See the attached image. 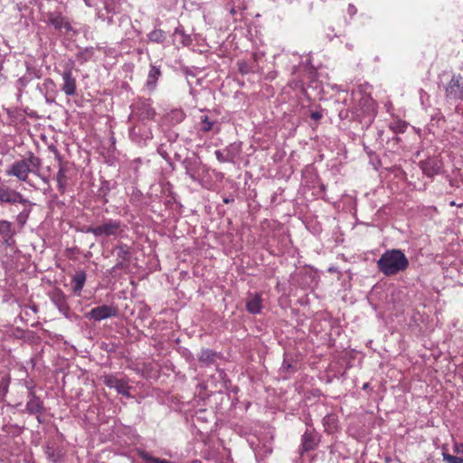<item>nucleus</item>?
<instances>
[{"instance_id":"1","label":"nucleus","mask_w":463,"mask_h":463,"mask_svg":"<svg viewBox=\"0 0 463 463\" xmlns=\"http://www.w3.org/2000/svg\"><path fill=\"white\" fill-rule=\"evenodd\" d=\"M409 266V260L401 250H388L384 251L377 260L379 270L385 276H393Z\"/></svg>"},{"instance_id":"2","label":"nucleus","mask_w":463,"mask_h":463,"mask_svg":"<svg viewBox=\"0 0 463 463\" xmlns=\"http://www.w3.org/2000/svg\"><path fill=\"white\" fill-rule=\"evenodd\" d=\"M42 166V160L33 152H28L27 156L14 161L5 171L6 175L14 176L18 180L25 182L30 173L38 174Z\"/></svg>"},{"instance_id":"3","label":"nucleus","mask_w":463,"mask_h":463,"mask_svg":"<svg viewBox=\"0 0 463 463\" xmlns=\"http://www.w3.org/2000/svg\"><path fill=\"white\" fill-rule=\"evenodd\" d=\"M185 174L193 182L203 185L204 178L208 175V167L198 157L185 158L183 162Z\"/></svg>"},{"instance_id":"4","label":"nucleus","mask_w":463,"mask_h":463,"mask_svg":"<svg viewBox=\"0 0 463 463\" xmlns=\"http://www.w3.org/2000/svg\"><path fill=\"white\" fill-rule=\"evenodd\" d=\"M124 232L121 221L115 219H107L100 225L97 226V238L99 237H122Z\"/></svg>"},{"instance_id":"5","label":"nucleus","mask_w":463,"mask_h":463,"mask_svg":"<svg viewBox=\"0 0 463 463\" xmlns=\"http://www.w3.org/2000/svg\"><path fill=\"white\" fill-rule=\"evenodd\" d=\"M131 108L133 114L140 120H152L156 114L150 99H138Z\"/></svg>"},{"instance_id":"6","label":"nucleus","mask_w":463,"mask_h":463,"mask_svg":"<svg viewBox=\"0 0 463 463\" xmlns=\"http://www.w3.org/2000/svg\"><path fill=\"white\" fill-rule=\"evenodd\" d=\"M462 76L460 74H454L451 80L445 87L446 98L452 100L463 99V82L461 83Z\"/></svg>"},{"instance_id":"7","label":"nucleus","mask_w":463,"mask_h":463,"mask_svg":"<svg viewBox=\"0 0 463 463\" xmlns=\"http://www.w3.org/2000/svg\"><path fill=\"white\" fill-rule=\"evenodd\" d=\"M118 309L117 307L112 305H102L92 308L86 317L89 319L95 321H101L109 317H117Z\"/></svg>"},{"instance_id":"8","label":"nucleus","mask_w":463,"mask_h":463,"mask_svg":"<svg viewBox=\"0 0 463 463\" xmlns=\"http://www.w3.org/2000/svg\"><path fill=\"white\" fill-rule=\"evenodd\" d=\"M318 434L311 427H307L301 438L300 454L314 450L318 445Z\"/></svg>"},{"instance_id":"9","label":"nucleus","mask_w":463,"mask_h":463,"mask_svg":"<svg viewBox=\"0 0 463 463\" xmlns=\"http://www.w3.org/2000/svg\"><path fill=\"white\" fill-rule=\"evenodd\" d=\"M262 295L260 292H249L246 298L245 308L251 315L260 314L263 307Z\"/></svg>"},{"instance_id":"10","label":"nucleus","mask_w":463,"mask_h":463,"mask_svg":"<svg viewBox=\"0 0 463 463\" xmlns=\"http://www.w3.org/2000/svg\"><path fill=\"white\" fill-rule=\"evenodd\" d=\"M214 154L220 163H234L240 154V147L236 144H231L223 150H216Z\"/></svg>"},{"instance_id":"11","label":"nucleus","mask_w":463,"mask_h":463,"mask_svg":"<svg viewBox=\"0 0 463 463\" xmlns=\"http://www.w3.org/2000/svg\"><path fill=\"white\" fill-rule=\"evenodd\" d=\"M0 202L1 203H19L22 204L29 203V201L24 198L21 193L11 190L9 188H4L0 186Z\"/></svg>"},{"instance_id":"12","label":"nucleus","mask_w":463,"mask_h":463,"mask_svg":"<svg viewBox=\"0 0 463 463\" xmlns=\"http://www.w3.org/2000/svg\"><path fill=\"white\" fill-rule=\"evenodd\" d=\"M104 383L109 387L114 388L117 392L124 396L129 397V386L124 379H118L112 375H107L104 377Z\"/></svg>"},{"instance_id":"13","label":"nucleus","mask_w":463,"mask_h":463,"mask_svg":"<svg viewBox=\"0 0 463 463\" xmlns=\"http://www.w3.org/2000/svg\"><path fill=\"white\" fill-rule=\"evenodd\" d=\"M61 78L63 80V84L61 86L62 91L67 96H74L76 94L77 84L76 80L72 76V71L71 69H67L63 71L61 73Z\"/></svg>"},{"instance_id":"14","label":"nucleus","mask_w":463,"mask_h":463,"mask_svg":"<svg viewBox=\"0 0 463 463\" xmlns=\"http://www.w3.org/2000/svg\"><path fill=\"white\" fill-rule=\"evenodd\" d=\"M48 22L52 24L56 30H64L65 32H69L72 30V27L70 22L64 17L61 13H49L48 14Z\"/></svg>"},{"instance_id":"15","label":"nucleus","mask_w":463,"mask_h":463,"mask_svg":"<svg viewBox=\"0 0 463 463\" xmlns=\"http://www.w3.org/2000/svg\"><path fill=\"white\" fill-rule=\"evenodd\" d=\"M26 403V411L30 414L41 413L43 411V403L39 397H37L33 390L30 391Z\"/></svg>"},{"instance_id":"16","label":"nucleus","mask_w":463,"mask_h":463,"mask_svg":"<svg viewBox=\"0 0 463 463\" xmlns=\"http://www.w3.org/2000/svg\"><path fill=\"white\" fill-rule=\"evenodd\" d=\"M67 172H68V164L67 163L59 165V169H58V172L56 175V181H57L58 190L61 194H64L67 189V185H68Z\"/></svg>"},{"instance_id":"17","label":"nucleus","mask_w":463,"mask_h":463,"mask_svg":"<svg viewBox=\"0 0 463 463\" xmlns=\"http://www.w3.org/2000/svg\"><path fill=\"white\" fill-rule=\"evenodd\" d=\"M87 279V275L84 270H78L72 276L71 283H72V291L75 295L80 296L82 288L85 285Z\"/></svg>"},{"instance_id":"18","label":"nucleus","mask_w":463,"mask_h":463,"mask_svg":"<svg viewBox=\"0 0 463 463\" xmlns=\"http://www.w3.org/2000/svg\"><path fill=\"white\" fill-rule=\"evenodd\" d=\"M52 301L58 307L60 312L66 315L69 311V306L67 303L66 297L64 293L61 290H56L53 292L52 296Z\"/></svg>"},{"instance_id":"19","label":"nucleus","mask_w":463,"mask_h":463,"mask_svg":"<svg viewBox=\"0 0 463 463\" xmlns=\"http://www.w3.org/2000/svg\"><path fill=\"white\" fill-rule=\"evenodd\" d=\"M56 85L51 78L44 79L43 82L38 85V90L45 96L47 102H49L48 96L54 93Z\"/></svg>"},{"instance_id":"20","label":"nucleus","mask_w":463,"mask_h":463,"mask_svg":"<svg viewBox=\"0 0 463 463\" xmlns=\"http://www.w3.org/2000/svg\"><path fill=\"white\" fill-rule=\"evenodd\" d=\"M160 75H161V71H160L159 67L151 65L150 71L147 75V80H146V87L149 90H154L156 88L157 80L160 77Z\"/></svg>"},{"instance_id":"21","label":"nucleus","mask_w":463,"mask_h":463,"mask_svg":"<svg viewBox=\"0 0 463 463\" xmlns=\"http://www.w3.org/2000/svg\"><path fill=\"white\" fill-rule=\"evenodd\" d=\"M117 255L123 261L129 262L131 259V251L128 245L119 243L116 246Z\"/></svg>"},{"instance_id":"22","label":"nucleus","mask_w":463,"mask_h":463,"mask_svg":"<svg viewBox=\"0 0 463 463\" xmlns=\"http://www.w3.org/2000/svg\"><path fill=\"white\" fill-rule=\"evenodd\" d=\"M137 454L139 458L144 461V463H173L165 458L153 457L146 450H139Z\"/></svg>"},{"instance_id":"23","label":"nucleus","mask_w":463,"mask_h":463,"mask_svg":"<svg viewBox=\"0 0 463 463\" xmlns=\"http://www.w3.org/2000/svg\"><path fill=\"white\" fill-rule=\"evenodd\" d=\"M215 359V353L210 349H203L201 351L198 360L204 364H213Z\"/></svg>"},{"instance_id":"24","label":"nucleus","mask_w":463,"mask_h":463,"mask_svg":"<svg viewBox=\"0 0 463 463\" xmlns=\"http://www.w3.org/2000/svg\"><path fill=\"white\" fill-rule=\"evenodd\" d=\"M0 235L2 237L14 235V230L12 222L5 220H0Z\"/></svg>"},{"instance_id":"25","label":"nucleus","mask_w":463,"mask_h":463,"mask_svg":"<svg viewBox=\"0 0 463 463\" xmlns=\"http://www.w3.org/2000/svg\"><path fill=\"white\" fill-rule=\"evenodd\" d=\"M150 42L161 43L165 40V33L161 29H154L147 35Z\"/></svg>"},{"instance_id":"26","label":"nucleus","mask_w":463,"mask_h":463,"mask_svg":"<svg viewBox=\"0 0 463 463\" xmlns=\"http://www.w3.org/2000/svg\"><path fill=\"white\" fill-rule=\"evenodd\" d=\"M201 130L203 132H210L213 129L216 125L214 121L210 120L208 116H203L201 118Z\"/></svg>"},{"instance_id":"27","label":"nucleus","mask_w":463,"mask_h":463,"mask_svg":"<svg viewBox=\"0 0 463 463\" xmlns=\"http://www.w3.org/2000/svg\"><path fill=\"white\" fill-rule=\"evenodd\" d=\"M9 384H10V377L8 375L4 376L0 380V402L4 399V397L7 393Z\"/></svg>"},{"instance_id":"28","label":"nucleus","mask_w":463,"mask_h":463,"mask_svg":"<svg viewBox=\"0 0 463 463\" xmlns=\"http://www.w3.org/2000/svg\"><path fill=\"white\" fill-rule=\"evenodd\" d=\"M408 124L404 121L398 120L390 124V128L394 133H404L407 129Z\"/></svg>"},{"instance_id":"29","label":"nucleus","mask_w":463,"mask_h":463,"mask_svg":"<svg viewBox=\"0 0 463 463\" xmlns=\"http://www.w3.org/2000/svg\"><path fill=\"white\" fill-rule=\"evenodd\" d=\"M169 117L173 123H180L184 119L185 114L181 109H174L170 112Z\"/></svg>"},{"instance_id":"30","label":"nucleus","mask_w":463,"mask_h":463,"mask_svg":"<svg viewBox=\"0 0 463 463\" xmlns=\"http://www.w3.org/2000/svg\"><path fill=\"white\" fill-rule=\"evenodd\" d=\"M32 80L33 76L30 75H24L23 77L19 78L16 81V87L18 90L21 92Z\"/></svg>"},{"instance_id":"31","label":"nucleus","mask_w":463,"mask_h":463,"mask_svg":"<svg viewBox=\"0 0 463 463\" xmlns=\"http://www.w3.org/2000/svg\"><path fill=\"white\" fill-rule=\"evenodd\" d=\"M442 458L446 463H463V458L449 454L447 451L442 452Z\"/></svg>"},{"instance_id":"32","label":"nucleus","mask_w":463,"mask_h":463,"mask_svg":"<svg viewBox=\"0 0 463 463\" xmlns=\"http://www.w3.org/2000/svg\"><path fill=\"white\" fill-rule=\"evenodd\" d=\"M48 149L53 153L55 159L58 161L59 165L64 164L65 162L62 159V156L57 147L54 145H50Z\"/></svg>"},{"instance_id":"33","label":"nucleus","mask_w":463,"mask_h":463,"mask_svg":"<svg viewBox=\"0 0 463 463\" xmlns=\"http://www.w3.org/2000/svg\"><path fill=\"white\" fill-rule=\"evenodd\" d=\"M25 75L33 76V79L40 78L39 71L35 68L31 67L29 63H26V74Z\"/></svg>"},{"instance_id":"34","label":"nucleus","mask_w":463,"mask_h":463,"mask_svg":"<svg viewBox=\"0 0 463 463\" xmlns=\"http://www.w3.org/2000/svg\"><path fill=\"white\" fill-rule=\"evenodd\" d=\"M80 232L84 233H91L97 238V226H83L80 229Z\"/></svg>"},{"instance_id":"35","label":"nucleus","mask_w":463,"mask_h":463,"mask_svg":"<svg viewBox=\"0 0 463 463\" xmlns=\"http://www.w3.org/2000/svg\"><path fill=\"white\" fill-rule=\"evenodd\" d=\"M238 66H239V71L241 74H248L250 71L248 64L245 61H240L238 63Z\"/></svg>"},{"instance_id":"36","label":"nucleus","mask_w":463,"mask_h":463,"mask_svg":"<svg viewBox=\"0 0 463 463\" xmlns=\"http://www.w3.org/2000/svg\"><path fill=\"white\" fill-rule=\"evenodd\" d=\"M3 242L7 247H13L15 244V241L14 240V236L3 237Z\"/></svg>"},{"instance_id":"37","label":"nucleus","mask_w":463,"mask_h":463,"mask_svg":"<svg viewBox=\"0 0 463 463\" xmlns=\"http://www.w3.org/2000/svg\"><path fill=\"white\" fill-rule=\"evenodd\" d=\"M29 213L30 211L28 210L27 212H23L21 213L19 215H18V220L20 222L22 223H24L28 215H29Z\"/></svg>"},{"instance_id":"38","label":"nucleus","mask_w":463,"mask_h":463,"mask_svg":"<svg viewBox=\"0 0 463 463\" xmlns=\"http://www.w3.org/2000/svg\"><path fill=\"white\" fill-rule=\"evenodd\" d=\"M347 13L349 15L354 16L357 13V9L354 5L350 4L347 7Z\"/></svg>"},{"instance_id":"39","label":"nucleus","mask_w":463,"mask_h":463,"mask_svg":"<svg viewBox=\"0 0 463 463\" xmlns=\"http://www.w3.org/2000/svg\"><path fill=\"white\" fill-rule=\"evenodd\" d=\"M310 118L314 120H318L322 118V114L319 111H313L310 114Z\"/></svg>"},{"instance_id":"40","label":"nucleus","mask_w":463,"mask_h":463,"mask_svg":"<svg viewBox=\"0 0 463 463\" xmlns=\"http://www.w3.org/2000/svg\"><path fill=\"white\" fill-rule=\"evenodd\" d=\"M463 450V443L455 444L454 451L456 453H460Z\"/></svg>"},{"instance_id":"41","label":"nucleus","mask_w":463,"mask_h":463,"mask_svg":"<svg viewBox=\"0 0 463 463\" xmlns=\"http://www.w3.org/2000/svg\"><path fill=\"white\" fill-rule=\"evenodd\" d=\"M125 267H126V261H123V260H121V261L117 262V264L114 266V269H123V268H125Z\"/></svg>"},{"instance_id":"42","label":"nucleus","mask_w":463,"mask_h":463,"mask_svg":"<svg viewBox=\"0 0 463 463\" xmlns=\"http://www.w3.org/2000/svg\"><path fill=\"white\" fill-rule=\"evenodd\" d=\"M175 34H183L184 33L183 29L181 27L175 28Z\"/></svg>"},{"instance_id":"43","label":"nucleus","mask_w":463,"mask_h":463,"mask_svg":"<svg viewBox=\"0 0 463 463\" xmlns=\"http://www.w3.org/2000/svg\"><path fill=\"white\" fill-rule=\"evenodd\" d=\"M335 417L333 415H326L325 418H324V422L325 424L327 422V420H334Z\"/></svg>"},{"instance_id":"44","label":"nucleus","mask_w":463,"mask_h":463,"mask_svg":"<svg viewBox=\"0 0 463 463\" xmlns=\"http://www.w3.org/2000/svg\"><path fill=\"white\" fill-rule=\"evenodd\" d=\"M230 12H231L232 14H236V10H235L234 7L231 8Z\"/></svg>"},{"instance_id":"45","label":"nucleus","mask_w":463,"mask_h":463,"mask_svg":"<svg viewBox=\"0 0 463 463\" xmlns=\"http://www.w3.org/2000/svg\"><path fill=\"white\" fill-rule=\"evenodd\" d=\"M189 463H202V461H201V460H199V459H194V460H192V461H191V462H189Z\"/></svg>"}]
</instances>
